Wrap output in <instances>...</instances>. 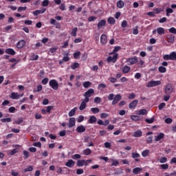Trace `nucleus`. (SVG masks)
Returning a JSON list of instances; mask_svg holds the SVG:
<instances>
[{
    "instance_id": "obj_1",
    "label": "nucleus",
    "mask_w": 176,
    "mask_h": 176,
    "mask_svg": "<svg viewBox=\"0 0 176 176\" xmlns=\"http://www.w3.org/2000/svg\"><path fill=\"white\" fill-rule=\"evenodd\" d=\"M163 59L165 60H171L172 61L176 60V52H172L170 54H165L163 56Z\"/></svg>"
},
{
    "instance_id": "obj_2",
    "label": "nucleus",
    "mask_w": 176,
    "mask_h": 176,
    "mask_svg": "<svg viewBox=\"0 0 176 176\" xmlns=\"http://www.w3.org/2000/svg\"><path fill=\"white\" fill-rule=\"evenodd\" d=\"M94 94V89H89L84 94V97H85V100L86 102L90 101V97H91V95Z\"/></svg>"
},
{
    "instance_id": "obj_3",
    "label": "nucleus",
    "mask_w": 176,
    "mask_h": 176,
    "mask_svg": "<svg viewBox=\"0 0 176 176\" xmlns=\"http://www.w3.org/2000/svg\"><path fill=\"white\" fill-rule=\"evenodd\" d=\"M160 85H162V82L160 80H157V81L151 80L150 82H148L146 86V87H155Z\"/></svg>"
},
{
    "instance_id": "obj_4",
    "label": "nucleus",
    "mask_w": 176,
    "mask_h": 176,
    "mask_svg": "<svg viewBox=\"0 0 176 176\" xmlns=\"http://www.w3.org/2000/svg\"><path fill=\"white\" fill-rule=\"evenodd\" d=\"M49 85H50V87H52V89H53V90H58V82H57V80L52 79L50 81Z\"/></svg>"
},
{
    "instance_id": "obj_5",
    "label": "nucleus",
    "mask_w": 176,
    "mask_h": 176,
    "mask_svg": "<svg viewBox=\"0 0 176 176\" xmlns=\"http://www.w3.org/2000/svg\"><path fill=\"white\" fill-rule=\"evenodd\" d=\"M127 63H129V65H134L138 63V58L137 56L129 58L127 59Z\"/></svg>"
},
{
    "instance_id": "obj_6",
    "label": "nucleus",
    "mask_w": 176,
    "mask_h": 176,
    "mask_svg": "<svg viewBox=\"0 0 176 176\" xmlns=\"http://www.w3.org/2000/svg\"><path fill=\"white\" fill-rule=\"evenodd\" d=\"M113 56H109L108 58H107V61L109 63H115L116 61H117L118 60V57H119V54H113Z\"/></svg>"
},
{
    "instance_id": "obj_7",
    "label": "nucleus",
    "mask_w": 176,
    "mask_h": 176,
    "mask_svg": "<svg viewBox=\"0 0 176 176\" xmlns=\"http://www.w3.org/2000/svg\"><path fill=\"white\" fill-rule=\"evenodd\" d=\"M166 41L168 43H174L175 36H174V34H168L166 36Z\"/></svg>"
},
{
    "instance_id": "obj_8",
    "label": "nucleus",
    "mask_w": 176,
    "mask_h": 176,
    "mask_svg": "<svg viewBox=\"0 0 176 176\" xmlns=\"http://www.w3.org/2000/svg\"><path fill=\"white\" fill-rule=\"evenodd\" d=\"M122 100V96L120 94H117L114 96V99L112 101V105H116V104Z\"/></svg>"
},
{
    "instance_id": "obj_9",
    "label": "nucleus",
    "mask_w": 176,
    "mask_h": 176,
    "mask_svg": "<svg viewBox=\"0 0 176 176\" xmlns=\"http://www.w3.org/2000/svg\"><path fill=\"white\" fill-rule=\"evenodd\" d=\"M76 131H77L78 133H85L86 131V127L83 125H79L76 127Z\"/></svg>"
},
{
    "instance_id": "obj_10",
    "label": "nucleus",
    "mask_w": 176,
    "mask_h": 176,
    "mask_svg": "<svg viewBox=\"0 0 176 176\" xmlns=\"http://www.w3.org/2000/svg\"><path fill=\"white\" fill-rule=\"evenodd\" d=\"M46 12V8H43L41 10H36V11L33 12L34 16H39V14H43Z\"/></svg>"
},
{
    "instance_id": "obj_11",
    "label": "nucleus",
    "mask_w": 176,
    "mask_h": 176,
    "mask_svg": "<svg viewBox=\"0 0 176 176\" xmlns=\"http://www.w3.org/2000/svg\"><path fill=\"white\" fill-rule=\"evenodd\" d=\"M106 24H107V21L105 19L100 20L98 23V30H101V28H102V27L106 25Z\"/></svg>"
},
{
    "instance_id": "obj_12",
    "label": "nucleus",
    "mask_w": 176,
    "mask_h": 176,
    "mask_svg": "<svg viewBox=\"0 0 176 176\" xmlns=\"http://www.w3.org/2000/svg\"><path fill=\"white\" fill-rule=\"evenodd\" d=\"M20 97H23V95L19 94V93L12 92L10 96V98L12 100H19Z\"/></svg>"
},
{
    "instance_id": "obj_13",
    "label": "nucleus",
    "mask_w": 176,
    "mask_h": 176,
    "mask_svg": "<svg viewBox=\"0 0 176 176\" xmlns=\"http://www.w3.org/2000/svg\"><path fill=\"white\" fill-rule=\"evenodd\" d=\"M138 104V100H134L129 104V109H133V108H135L137 107V104Z\"/></svg>"
},
{
    "instance_id": "obj_14",
    "label": "nucleus",
    "mask_w": 176,
    "mask_h": 176,
    "mask_svg": "<svg viewBox=\"0 0 176 176\" xmlns=\"http://www.w3.org/2000/svg\"><path fill=\"white\" fill-rule=\"evenodd\" d=\"M25 46V41L21 40L16 43L17 49H23V47Z\"/></svg>"
},
{
    "instance_id": "obj_15",
    "label": "nucleus",
    "mask_w": 176,
    "mask_h": 176,
    "mask_svg": "<svg viewBox=\"0 0 176 176\" xmlns=\"http://www.w3.org/2000/svg\"><path fill=\"white\" fill-rule=\"evenodd\" d=\"M87 102H89V101L86 102V99H84V100L82 101V102L79 107L80 111H83V109H86V107H87L86 104H87Z\"/></svg>"
},
{
    "instance_id": "obj_16",
    "label": "nucleus",
    "mask_w": 176,
    "mask_h": 176,
    "mask_svg": "<svg viewBox=\"0 0 176 176\" xmlns=\"http://www.w3.org/2000/svg\"><path fill=\"white\" fill-rule=\"evenodd\" d=\"M131 69V68L127 65H125V66L121 67L122 74H129V72H130Z\"/></svg>"
},
{
    "instance_id": "obj_17",
    "label": "nucleus",
    "mask_w": 176,
    "mask_h": 176,
    "mask_svg": "<svg viewBox=\"0 0 176 176\" xmlns=\"http://www.w3.org/2000/svg\"><path fill=\"white\" fill-rule=\"evenodd\" d=\"M132 157L133 159H135V162H140V157H141V155L138 153H132Z\"/></svg>"
},
{
    "instance_id": "obj_18",
    "label": "nucleus",
    "mask_w": 176,
    "mask_h": 176,
    "mask_svg": "<svg viewBox=\"0 0 176 176\" xmlns=\"http://www.w3.org/2000/svg\"><path fill=\"white\" fill-rule=\"evenodd\" d=\"M155 141H156V142H158V141H160V140H163V138H164V133H160L157 136H155Z\"/></svg>"
},
{
    "instance_id": "obj_19",
    "label": "nucleus",
    "mask_w": 176,
    "mask_h": 176,
    "mask_svg": "<svg viewBox=\"0 0 176 176\" xmlns=\"http://www.w3.org/2000/svg\"><path fill=\"white\" fill-rule=\"evenodd\" d=\"M76 123V122H75V118H69L68 127L69 129H71V127H74V126H75Z\"/></svg>"
},
{
    "instance_id": "obj_20",
    "label": "nucleus",
    "mask_w": 176,
    "mask_h": 176,
    "mask_svg": "<svg viewBox=\"0 0 176 176\" xmlns=\"http://www.w3.org/2000/svg\"><path fill=\"white\" fill-rule=\"evenodd\" d=\"M5 52L6 54H10V56H14L16 54V51L12 48H8Z\"/></svg>"
},
{
    "instance_id": "obj_21",
    "label": "nucleus",
    "mask_w": 176,
    "mask_h": 176,
    "mask_svg": "<svg viewBox=\"0 0 176 176\" xmlns=\"http://www.w3.org/2000/svg\"><path fill=\"white\" fill-rule=\"evenodd\" d=\"M65 166L67 167H69V168H72V167H74V166H75V161L72 160H69L66 164H65Z\"/></svg>"
},
{
    "instance_id": "obj_22",
    "label": "nucleus",
    "mask_w": 176,
    "mask_h": 176,
    "mask_svg": "<svg viewBox=\"0 0 176 176\" xmlns=\"http://www.w3.org/2000/svg\"><path fill=\"white\" fill-rule=\"evenodd\" d=\"M173 92V87H171V84H168L165 87V93L167 94L168 93Z\"/></svg>"
},
{
    "instance_id": "obj_23",
    "label": "nucleus",
    "mask_w": 176,
    "mask_h": 176,
    "mask_svg": "<svg viewBox=\"0 0 176 176\" xmlns=\"http://www.w3.org/2000/svg\"><path fill=\"white\" fill-rule=\"evenodd\" d=\"M133 137H135L136 138H138L140 137H142V130H138L134 132Z\"/></svg>"
},
{
    "instance_id": "obj_24",
    "label": "nucleus",
    "mask_w": 176,
    "mask_h": 176,
    "mask_svg": "<svg viewBox=\"0 0 176 176\" xmlns=\"http://www.w3.org/2000/svg\"><path fill=\"white\" fill-rule=\"evenodd\" d=\"M97 122V118L96 116H90L88 122L90 123L91 124H93Z\"/></svg>"
},
{
    "instance_id": "obj_25",
    "label": "nucleus",
    "mask_w": 176,
    "mask_h": 176,
    "mask_svg": "<svg viewBox=\"0 0 176 176\" xmlns=\"http://www.w3.org/2000/svg\"><path fill=\"white\" fill-rule=\"evenodd\" d=\"M100 43L102 45H106L107 43V35L106 34H102L100 36Z\"/></svg>"
},
{
    "instance_id": "obj_26",
    "label": "nucleus",
    "mask_w": 176,
    "mask_h": 176,
    "mask_svg": "<svg viewBox=\"0 0 176 176\" xmlns=\"http://www.w3.org/2000/svg\"><path fill=\"white\" fill-rule=\"evenodd\" d=\"M117 8L119 9H123V8H124V1L122 0L117 1Z\"/></svg>"
},
{
    "instance_id": "obj_27",
    "label": "nucleus",
    "mask_w": 176,
    "mask_h": 176,
    "mask_svg": "<svg viewBox=\"0 0 176 176\" xmlns=\"http://www.w3.org/2000/svg\"><path fill=\"white\" fill-rule=\"evenodd\" d=\"M85 163H86V160H78L76 164L78 167H83V166H85Z\"/></svg>"
},
{
    "instance_id": "obj_28",
    "label": "nucleus",
    "mask_w": 176,
    "mask_h": 176,
    "mask_svg": "<svg viewBox=\"0 0 176 176\" xmlns=\"http://www.w3.org/2000/svg\"><path fill=\"white\" fill-rule=\"evenodd\" d=\"M82 153L83 155H85V156H89V155H91V150L89 148H87L82 151Z\"/></svg>"
},
{
    "instance_id": "obj_29",
    "label": "nucleus",
    "mask_w": 176,
    "mask_h": 176,
    "mask_svg": "<svg viewBox=\"0 0 176 176\" xmlns=\"http://www.w3.org/2000/svg\"><path fill=\"white\" fill-rule=\"evenodd\" d=\"M19 153V148H14L8 153V156H13V155H16V153Z\"/></svg>"
},
{
    "instance_id": "obj_30",
    "label": "nucleus",
    "mask_w": 176,
    "mask_h": 176,
    "mask_svg": "<svg viewBox=\"0 0 176 176\" xmlns=\"http://www.w3.org/2000/svg\"><path fill=\"white\" fill-rule=\"evenodd\" d=\"M158 71L160 74H166V72H167V69L163 66H160L158 67Z\"/></svg>"
},
{
    "instance_id": "obj_31",
    "label": "nucleus",
    "mask_w": 176,
    "mask_h": 176,
    "mask_svg": "<svg viewBox=\"0 0 176 176\" xmlns=\"http://www.w3.org/2000/svg\"><path fill=\"white\" fill-rule=\"evenodd\" d=\"M122 50V47L120 46H116L114 47L113 52L110 53V54H118L117 52H119V50Z\"/></svg>"
},
{
    "instance_id": "obj_32",
    "label": "nucleus",
    "mask_w": 176,
    "mask_h": 176,
    "mask_svg": "<svg viewBox=\"0 0 176 176\" xmlns=\"http://www.w3.org/2000/svg\"><path fill=\"white\" fill-rule=\"evenodd\" d=\"M141 171H142V168H140V167H137L133 169V174H140V173H141Z\"/></svg>"
},
{
    "instance_id": "obj_33",
    "label": "nucleus",
    "mask_w": 176,
    "mask_h": 176,
    "mask_svg": "<svg viewBox=\"0 0 176 176\" xmlns=\"http://www.w3.org/2000/svg\"><path fill=\"white\" fill-rule=\"evenodd\" d=\"M82 86L85 89H89V87H90V86H91V82H90V81L84 82L82 83Z\"/></svg>"
},
{
    "instance_id": "obj_34",
    "label": "nucleus",
    "mask_w": 176,
    "mask_h": 176,
    "mask_svg": "<svg viewBox=\"0 0 176 176\" xmlns=\"http://www.w3.org/2000/svg\"><path fill=\"white\" fill-rule=\"evenodd\" d=\"M157 32L158 35H163L165 33L164 28H157Z\"/></svg>"
},
{
    "instance_id": "obj_35",
    "label": "nucleus",
    "mask_w": 176,
    "mask_h": 176,
    "mask_svg": "<svg viewBox=\"0 0 176 176\" xmlns=\"http://www.w3.org/2000/svg\"><path fill=\"white\" fill-rule=\"evenodd\" d=\"M166 12L167 17H170V14L174 13V10H173V8H167Z\"/></svg>"
},
{
    "instance_id": "obj_36",
    "label": "nucleus",
    "mask_w": 176,
    "mask_h": 176,
    "mask_svg": "<svg viewBox=\"0 0 176 176\" xmlns=\"http://www.w3.org/2000/svg\"><path fill=\"white\" fill-rule=\"evenodd\" d=\"M107 22L109 23V24H111V25H113L116 23V20H115V18L113 17H109L108 19H107Z\"/></svg>"
},
{
    "instance_id": "obj_37",
    "label": "nucleus",
    "mask_w": 176,
    "mask_h": 176,
    "mask_svg": "<svg viewBox=\"0 0 176 176\" xmlns=\"http://www.w3.org/2000/svg\"><path fill=\"white\" fill-rule=\"evenodd\" d=\"M1 122L2 123H10V122H12V118H2L1 119Z\"/></svg>"
},
{
    "instance_id": "obj_38",
    "label": "nucleus",
    "mask_w": 176,
    "mask_h": 176,
    "mask_svg": "<svg viewBox=\"0 0 176 176\" xmlns=\"http://www.w3.org/2000/svg\"><path fill=\"white\" fill-rule=\"evenodd\" d=\"M43 87L41 85L37 86V88H34L33 91L34 93H38V91H42Z\"/></svg>"
},
{
    "instance_id": "obj_39",
    "label": "nucleus",
    "mask_w": 176,
    "mask_h": 176,
    "mask_svg": "<svg viewBox=\"0 0 176 176\" xmlns=\"http://www.w3.org/2000/svg\"><path fill=\"white\" fill-rule=\"evenodd\" d=\"M39 59V56L35 55L34 54H32L30 58L31 61H36V60Z\"/></svg>"
},
{
    "instance_id": "obj_40",
    "label": "nucleus",
    "mask_w": 176,
    "mask_h": 176,
    "mask_svg": "<svg viewBox=\"0 0 176 176\" xmlns=\"http://www.w3.org/2000/svg\"><path fill=\"white\" fill-rule=\"evenodd\" d=\"M106 87H107V85L104 83H100L98 86V90H100V91H102V89H106Z\"/></svg>"
},
{
    "instance_id": "obj_41",
    "label": "nucleus",
    "mask_w": 176,
    "mask_h": 176,
    "mask_svg": "<svg viewBox=\"0 0 176 176\" xmlns=\"http://www.w3.org/2000/svg\"><path fill=\"white\" fill-rule=\"evenodd\" d=\"M76 109H78V108L74 107L73 109H72L69 112V116L72 117L75 115V113L76 112Z\"/></svg>"
},
{
    "instance_id": "obj_42",
    "label": "nucleus",
    "mask_w": 176,
    "mask_h": 176,
    "mask_svg": "<svg viewBox=\"0 0 176 176\" xmlns=\"http://www.w3.org/2000/svg\"><path fill=\"white\" fill-rule=\"evenodd\" d=\"M148 113V111H146V109H140L138 112V115H146Z\"/></svg>"
},
{
    "instance_id": "obj_43",
    "label": "nucleus",
    "mask_w": 176,
    "mask_h": 176,
    "mask_svg": "<svg viewBox=\"0 0 176 176\" xmlns=\"http://www.w3.org/2000/svg\"><path fill=\"white\" fill-rule=\"evenodd\" d=\"M77 32H78V28H73L71 32L72 36H76Z\"/></svg>"
},
{
    "instance_id": "obj_44",
    "label": "nucleus",
    "mask_w": 176,
    "mask_h": 176,
    "mask_svg": "<svg viewBox=\"0 0 176 176\" xmlns=\"http://www.w3.org/2000/svg\"><path fill=\"white\" fill-rule=\"evenodd\" d=\"M149 155V150H144L142 152V156L143 157H146Z\"/></svg>"
},
{
    "instance_id": "obj_45",
    "label": "nucleus",
    "mask_w": 176,
    "mask_h": 176,
    "mask_svg": "<svg viewBox=\"0 0 176 176\" xmlns=\"http://www.w3.org/2000/svg\"><path fill=\"white\" fill-rule=\"evenodd\" d=\"M145 122L146 123H148V124H151L153 123V122H155V118L153 117V118H151L150 119L147 118V119H146Z\"/></svg>"
},
{
    "instance_id": "obj_46",
    "label": "nucleus",
    "mask_w": 176,
    "mask_h": 176,
    "mask_svg": "<svg viewBox=\"0 0 176 176\" xmlns=\"http://www.w3.org/2000/svg\"><path fill=\"white\" fill-rule=\"evenodd\" d=\"M91 111L93 113H98V112H100V109H98V107H93L91 109Z\"/></svg>"
},
{
    "instance_id": "obj_47",
    "label": "nucleus",
    "mask_w": 176,
    "mask_h": 176,
    "mask_svg": "<svg viewBox=\"0 0 176 176\" xmlns=\"http://www.w3.org/2000/svg\"><path fill=\"white\" fill-rule=\"evenodd\" d=\"M160 168H162V170H168V164H161L160 166Z\"/></svg>"
},
{
    "instance_id": "obj_48",
    "label": "nucleus",
    "mask_w": 176,
    "mask_h": 176,
    "mask_svg": "<svg viewBox=\"0 0 176 176\" xmlns=\"http://www.w3.org/2000/svg\"><path fill=\"white\" fill-rule=\"evenodd\" d=\"M83 120H85V116H78V118L77 119L78 123H82V122H83Z\"/></svg>"
},
{
    "instance_id": "obj_49",
    "label": "nucleus",
    "mask_w": 176,
    "mask_h": 176,
    "mask_svg": "<svg viewBox=\"0 0 176 176\" xmlns=\"http://www.w3.org/2000/svg\"><path fill=\"white\" fill-rule=\"evenodd\" d=\"M107 98L109 100V101H112L114 100L115 98V94H110L108 96H107Z\"/></svg>"
},
{
    "instance_id": "obj_50",
    "label": "nucleus",
    "mask_w": 176,
    "mask_h": 176,
    "mask_svg": "<svg viewBox=\"0 0 176 176\" xmlns=\"http://www.w3.org/2000/svg\"><path fill=\"white\" fill-rule=\"evenodd\" d=\"M79 57H80V52H76L74 53V58L76 59L79 58Z\"/></svg>"
},
{
    "instance_id": "obj_51",
    "label": "nucleus",
    "mask_w": 176,
    "mask_h": 176,
    "mask_svg": "<svg viewBox=\"0 0 176 176\" xmlns=\"http://www.w3.org/2000/svg\"><path fill=\"white\" fill-rule=\"evenodd\" d=\"M80 157H82V156L79 154H75L74 155H72V159H73L74 160H76L77 159H80Z\"/></svg>"
},
{
    "instance_id": "obj_52",
    "label": "nucleus",
    "mask_w": 176,
    "mask_h": 176,
    "mask_svg": "<svg viewBox=\"0 0 176 176\" xmlns=\"http://www.w3.org/2000/svg\"><path fill=\"white\" fill-rule=\"evenodd\" d=\"M128 98L129 100H134V98H135V94L134 93L129 94L128 96Z\"/></svg>"
},
{
    "instance_id": "obj_53",
    "label": "nucleus",
    "mask_w": 176,
    "mask_h": 176,
    "mask_svg": "<svg viewBox=\"0 0 176 176\" xmlns=\"http://www.w3.org/2000/svg\"><path fill=\"white\" fill-rule=\"evenodd\" d=\"M72 69H76V68H79V63H74L72 66H71Z\"/></svg>"
},
{
    "instance_id": "obj_54",
    "label": "nucleus",
    "mask_w": 176,
    "mask_h": 176,
    "mask_svg": "<svg viewBox=\"0 0 176 176\" xmlns=\"http://www.w3.org/2000/svg\"><path fill=\"white\" fill-rule=\"evenodd\" d=\"M101 101H102V100H101V98H100V97H96L94 98L95 104H100V103H101Z\"/></svg>"
},
{
    "instance_id": "obj_55",
    "label": "nucleus",
    "mask_w": 176,
    "mask_h": 176,
    "mask_svg": "<svg viewBox=\"0 0 176 176\" xmlns=\"http://www.w3.org/2000/svg\"><path fill=\"white\" fill-rule=\"evenodd\" d=\"M23 153L25 156V160L28 159V157H30V152L25 150V151H23Z\"/></svg>"
},
{
    "instance_id": "obj_56",
    "label": "nucleus",
    "mask_w": 176,
    "mask_h": 176,
    "mask_svg": "<svg viewBox=\"0 0 176 176\" xmlns=\"http://www.w3.org/2000/svg\"><path fill=\"white\" fill-rule=\"evenodd\" d=\"M164 122L165 123H166V124H171V123H173V119H171L170 118H168L165 119Z\"/></svg>"
},
{
    "instance_id": "obj_57",
    "label": "nucleus",
    "mask_w": 176,
    "mask_h": 176,
    "mask_svg": "<svg viewBox=\"0 0 176 176\" xmlns=\"http://www.w3.org/2000/svg\"><path fill=\"white\" fill-rule=\"evenodd\" d=\"M8 111L10 112V113H14V112H16V107H11L8 109Z\"/></svg>"
},
{
    "instance_id": "obj_58",
    "label": "nucleus",
    "mask_w": 176,
    "mask_h": 176,
    "mask_svg": "<svg viewBox=\"0 0 176 176\" xmlns=\"http://www.w3.org/2000/svg\"><path fill=\"white\" fill-rule=\"evenodd\" d=\"M27 10V7H19L17 9V12H21Z\"/></svg>"
},
{
    "instance_id": "obj_59",
    "label": "nucleus",
    "mask_w": 176,
    "mask_h": 176,
    "mask_svg": "<svg viewBox=\"0 0 176 176\" xmlns=\"http://www.w3.org/2000/svg\"><path fill=\"white\" fill-rule=\"evenodd\" d=\"M34 170V168L32 166H30L24 169L25 173H28V171H32Z\"/></svg>"
},
{
    "instance_id": "obj_60",
    "label": "nucleus",
    "mask_w": 176,
    "mask_h": 176,
    "mask_svg": "<svg viewBox=\"0 0 176 176\" xmlns=\"http://www.w3.org/2000/svg\"><path fill=\"white\" fill-rule=\"evenodd\" d=\"M168 31H169V32H170V34H176V29H175V28H174V27L170 28L168 30Z\"/></svg>"
},
{
    "instance_id": "obj_61",
    "label": "nucleus",
    "mask_w": 176,
    "mask_h": 176,
    "mask_svg": "<svg viewBox=\"0 0 176 176\" xmlns=\"http://www.w3.org/2000/svg\"><path fill=\"white\" fill-rule=\"evenodd\" d=\"M42 6H44V8L49 6V0H44L42 3Z\"/></svg>"
},
{
    "instance_id": "obj_62",
    "label": "nucleus",
    "mask_w": 176,
    "mask_h": 176,
    "mask_svg": "<svg viewBox=\"0 0 176 176\" xmlns=\"http://www.w3.org/2000/svg\"><path fill=\"white\" fill-rule=\"evenodd\" d=\"M109 82H111V83H116V82L118 80V79L116 78H113V77H110L109 78Z\"/></svg>"
},
{
    "instance_id": "obj_63",
    "label": "nucleus",
    "mask_w": 176,
    "mask_h": 176,
    "mask_svg": "<svg viewBox=\"0 0 176 176\" xmlns=\"http://www.w3.org/2000/svg\"><path fill=\"white\" fill-rule=\"evenodd\" d=\"M167 162V157H162L160 159V163H166Z\"/></svg>"
},
{
    "instance_id": "obj_64",
    "label": "nucleus",
    "mask_w": 176,
    "mask_h": 176,
    "mask_svg": "<svg viewBox=\"0 0 176 176\" xmlns=\"http://www.w3.org/2000/svg\"><path fill=\"white\" fill-rule=\"evenodd\" d=\"M112 160L111 166H118V164H119V161H118V160Z\"/></svg>"
}]
</instances>
